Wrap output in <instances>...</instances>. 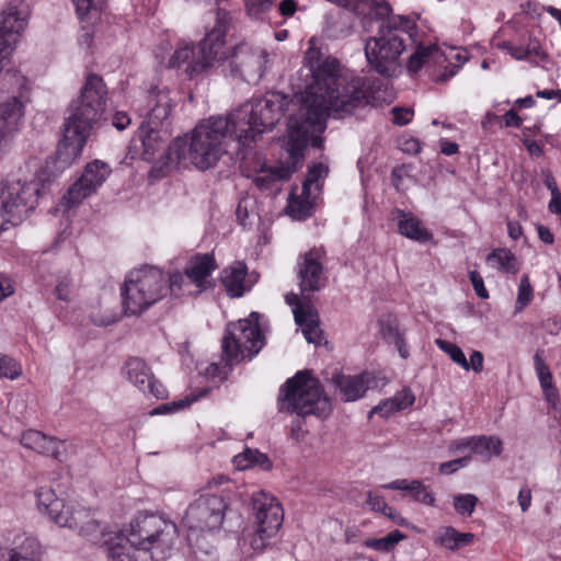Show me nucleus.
I'll return each instance as SVG.
<instances>
[{"mask_svg": "<svg viewBox=\"0 0 561 561\" xmlns=\"http://www.w3.org/2000/svg\"><path fill=\"white\" fill-rule=\"evenodd\" d=\"M30 16V8L24 0H10L0 11V43L15 48Z\"/></svg>", "mask_w": 561, "mask_h": 561, "instance_id": "obj_15", "label": "nucleus"}, {"mask_svg": "<svg viewBox=\"0 0 561 561\" xmlns=\"http://www.w3.org/2000/svg\"><path fill=\"white\" fill-rule=\"evenodd\" d=\"M445 59L437 45H417L415 51L409 58L408 70L415 73L426 64L440 65Z\"/></svg>", "mask_w": 561, "mask_h": 561, "instance_id": "obj_28", "label": "nucleus"}, {"mask_svg": "<svg viewBox=\"0 0 561 561\" xmlns=\"http://www.w3.org/2000/svg\"><path fill=\"white\" fill-rule=\"evenodd\" d=\"M367 504L371 511L381 513L382 515L400 525L404 523L403 517L393 507L389 506L381 495L368 492Z\"/></svg>", "mask_w": 561, "mask_h": 561, "instance_id": "obj_36", "label": "nucleus"}, {"mask_svg": "<svg viewBox=\"0 0 561 561\" xmlns=\"http://www.w3.org/2000/svg\"><path fill=\"white\" fill-rule=\"evenodd\" d=\"M295 167L290 168L285 164H278L275 167H262L257 174L254 176V183L261 190L277 191L278 183L286 181L290 178L295 171Z\"/></svg>", "mask_w": 561, "mask_h": 561, "instance_id": "obj_26", "label": "nucleus"}, {"mask_svg": "<svg viewBox=\"0 0 561 561\" xmlns=\"http://www.w3.org/2000/svg\"><path fill=\"white\" fill-rule=\"evenodd\" d=\"M325 252L322 248H313L306 252L298 261L299 288L302 299H310L311 295L327 285L322 260Z\"/></svg>", "mask_w": 561, "mask_h": 561, "instance_id": "obj_13", "label": "nucleus"}, {"mask_svg": "<svg viewBox=\"0 0 561 561\" xmlns=\"http://www.w3.org/2000/svg\"><path fill=\"white\" fill-rule=\"evenodd\" d=\"M251 504L255 525L261 528V533L276 535L284 520L283 508L276 497L264 491H257L252 494Z\"/></svg>", "mask_w": 561, "mask_h": 561, "instance_id": "obj_16", "label": "nucleus"}, {"mask_svg": "<svg viewBox=\"0 0 561 561\" xmlns=\"http://www.w3.org/2000/svg\"><path fill=\"white\" fill-rule=\"evenodd\" d=\"M474 437L476 436L454 440L450 443L449 449L451 451H462L468 449L470 450V454L468 456L471 457V454L474 453Z\"/></svg>", "mask_w": 561, "mask_h": 561, "instance_id": "obj_57", "label": "nucleus"}, {"mask_svg": "<svg viewBox=\"0 0 561 561\" xmlns=\"http://www.w3.org/2000/svg\"><path fill=\"white\" fill-rule=\"evenodd\" d=\"M245 3L249 14L257 16L271 7L272 0H245Z\"/></svg>", "mask_w": 561, "mask_h": 561, "instance_id": "obj_56", "label": "nucleus"}, {"mask_svg": "<svg viewBox=\"0 0 561 561\" xmlns=\"http://www.w3.org/2000/svg\"><path fill=\"white\" fill-rule=\"evenodd\" d=\"M286 104L283 94L272 92L242 104L228 116H210L202 121L190 136L179 137L169 146L168 160L175 164L188 160L198 170H208L227 153L229 140L248 147L272 129Z\"/></svg>", "mask_w": 561, "mask_h": 561, "instance_id": "obj_2", "label": "nucleus"}, {"mask_svg": "<svg viewBox=\"0 0 561 561\" xmlns=\"http://www.w3.org/2000/svg\"><path fill=\"white\" fill-rule=\"evenodd\" d=\"M148 102L150 110L148 112V122H146V124L158 127L159 124H162V122L169 117L172 110L169 91L159 90L157 92H151Z\"/></svg>", "mask_w": 561, "mask_h": 561, "instance_id": "obj_27", "label": "nucleus"}, {"mask_svg": "<svg viewBox=\"0 0 561 561\" xmlns=\"http://www.w3.org/2000/svg\"><path fill=\"white\" fill-rule=\"evenodd\" d=\"M106 94L103 79L90 73L78 99L69 104L57 148V158L64 164H71L81 154L93 124L105 111Z\"/></svg>", "mask_w": 561, "mask_h": 561, "instance_id": "obj_3", "label": "nucleus"}, {"mask_svg": "<svg viewBox=\"0 0 561 561\" xmlns=\"http://www.w3.org/2000/svg\"><path fill=\"white\" fill-rule=\"evenodd\" d=\"M304 79L296 98L299 102L297 112L289 116L288 152L294 164L304 159L308 145L322 148L321 134L327 128L331 115L343 117L356 107L368 102V81L362 77L347 80L342 73L337 58L324 55L314 46V38L309 39V47L304 56Z\"/></svg>", "mask_w": 561, "mask_h": 561, "instance_id": "obj_1", "label": "nucleus"}, {"mask_svg": "<svg viewBox=\"0 0 561 561\" xmlns=\"http://www.w3.org/2000/svg\"><path fill=\"white\" fill-rule=\"evenodd\" d=\"M259 319L260 314L253 311L248 318L227 325L222 339V354L227 365L238 363L243 357L244 351H248L251 357L259 353L263 346Z\"/></svg>", "mask_w": 561, "mask_h": 561, "instance_id": "obj_9", "label": "nucleus"}, {"mask_svg": "<svg viewBox=\"0 0 561 561\" xmlns=\"http://www.w3.org/2000/svg\"><path fill=\"white\" fill-rule=\"evenodd\" d=\"M111 173L110 165L101 160L88 163L81 176L70 185L64 195L62 202L68 208L81 204L85 198L98 192Z\"/></svg>", "mask_w": 561, "mask_h": 561, "instance_id": "obj_12", "label": "nucleus"}, {"mask_svg": "<svg viewBox=\"0 0 561 561\" xmlns=\"http://www.w3.org/2000/svg\"><path fill=\"white\" fill-rule=\"evenodd\" d=\"M131 119L126 112H116L113 115L112 124L118 130H124L127 126H129Z\"/></svg>", "mask_w": 561, "mask_h": 561, "instance_id": "obj_59", "label": "nucleus"}, {"mask_svg": "<svg viewBox=\"0 0 561 561\" xmlns=\"http://www.w3.org/2000/svg\"><path fill=\"white\" fill-rule=\"evenodd\" d=\"M218 265L211 253H197L186 262L184 272L187 278L193 283L196 294L214 288L215 283L211 274Z\"/></svg>", "mask_w": 561, "mask_h": 561, "instance_id": "obj_18", "label": "nucleus"}, {"mask_svg": "<svg viewBox=\"0 0 561 561\" xmlns=\"http://www.w3.org/2000/svg\"><path fill=\"white\" fill-rule=\"evenodd\" d=\"M536 229H537V232H538V236H539V239L547 243V244H552L553 241H554V237H553V233L550 231V229L543 225H540V224H537L536 225Z\"/></svg>", "mask_w": 561, "mask_h": 561, "instance_id": "obj_64", "label": "nucleus"}, {"mask_svg": "<svg viewBox=\"0 0 561 561\" xmlns=\"http://www.w3.org/2000/svg\"><path fill=\"white\" fill-rule=\"evenodd\" d=\"M167 282L161 270L154 266H141L127 275L122 287L124 310L138 316L167 294Z\"/></svg>", "mask_w": 561, "mask_h": 561, "instance_id": "obj_6", "label": "nucleus"}, {"mask_svg": "<svg viewBox=\"0 0 561 561\" xmlns=\"http://www.w3.org/2000/svg\"><path fill=\"white\" fill-rule=\"evenodd\" d=\"M386 490L408 491L415 502L427 506H435L436 499L428 485L421 480L398 479L382 485Z\"/></svg>", "mask_w": 561, "mask_h": 561, "instance_id": "obj_25", "label": "nucleus"}, {"mask_svg": "<svg viewBox=\"0 0 561 561\" xmlns=\"http://www.w3.org/2000/svg\"><path fill=\"white\" fill-rule=\"evenodd\" d=\"M501 47L504 50H506L516 60H526V59H528L525 46L522 45V44L516 45V44H514L512 42H504V43H502Z\"/></svg>", "mask_w": 561, "mask_h": 561, "instance_id": "obj_55", "label": "nucleus"}, {"mask_svg": "<svg viewBox=\"0 0 561 561\" xmlns=\"http://www.w3.org/2000/svg\"><path fill=\"white\" fill-rule=\"evenodd\" d=\"M436 345L462 369H465L466 371L470 370L469 362L467 360L462 350L458 345L440 339L436 340Z\"/></svg>", "mask_w": 561, "mask_h": 561, "instance_id": "obj_40", "label": "nucleus"}, {"mask_svg": "<svg viewBox=\"0 0 561 561\" xmlns=\"http://www.w3.org/2000/svg\"><path fill=\"white\" fill-rule=\"evenodd\" d=\"M248 267L242 262H234L221 272V283L228 296L241 297L250 286L247 284L245 277Z\"/></svg>", "mask_w": 561, "mask_h": 561, "instance_id": "obj_23", "label": "nucleus"}, {"mask_svg": "<svg viewBox=\"0 0 561 561\" xmlns=\"http://www.w3.org/2000/svg\"><path fill=\"white\" fill-rule=\"evenodd\" d=\"M524 46L526 49L527 58L531 62L538 64L539 61H543L547 58L540 42L536 37L529 35L527 43Z\"/></svg>", "mask_w": 561, "mask_h": 561, "instance_id": "obj_46", "label": "nucleus"}, {"mask_svg": "<svg viewBox=\"0 0 561 561\" xmlns=\"http://www.w3.org/2000/svg\"><path fill=\"white\" fill-rule=\"evenodd\" d=\"M14 293V287L11 279L3 274H0V301L10 297Z\"/></svg>", "mask_w": 561, "mask_h": 561, "instance_id": "obj_60", "label": "nucleus"}, {"mask_svg": "<svg viewBox=\"0 0 561 561\" xmlns=\"http://www.w3.org/2000/svg\"><path fill=\"white\" fill-rule=\"evenodd\" d=\"M198 50L196 51L193 46L188 44H181L173 53L169 60V67L176 68L186 65V72H188L190 61L197 60Z\"/></svg>", "mask_w": 561, "mask_h": 561, "instance_id": "obj_38", "label": "nucleus"}, {"mask_svg": "<svg viewBox=\"0 0 561 561\" xmlns=\"http://www.w3.org/2000/svg\"><path fill=\"white\" fill-rule=\"evenodd\" d=\"M518 504L523 512H526L531 504V491L529 488L524 486L518 493Z\"/></svg>", "mask_w": 561, "mask_h": 561, "instance_id": "obj_62", "label": "nucleus"}, {"mask_svg": "<svg viewBox=\"0 0 561 561\" xmlns=\"http://www.w3.org/2000/svg\"><path fill=\"white\" fill-rule=\"evenodd\" d=\"M274 536L261 533V528L256 527L255 533L250 538V546L256 552L262 551Z\"/></svg>", "mask_w": 561, "mask_h": 561, "instance_id": "obj_52", "label": "nucleus"}, {"mask_svg": "<svg viewBox=\"0 0 561 561\" xmlns=\"http://www.w3.org/2000/svg\"><path fill=\"white\" fill-rule=\"evenodd\" d=\"M404 538L405 535L403 533L393 530L382 538L366 540L365 546L377 551H391Z\"/></svg>", "mask_w": 561, "mask_h": 561, "instance_id": "obj_39", "label": "nucleus"}, {"mask_svg": "<svg viewBox=\"0 0 561 561\" xmlns=\"http://www.w3.org/2000/svg\"><path fill=\"white\" fill-rule=\"evenodd\" d=\"M78 15L83 16L102 10L103 0H73Z\"/></svg>", "mask_w": 561, "mask_h": 561, "instance_id": "obj_47", "label": "nucleus"}, {"mask_svg": "<svg viewBox=\"0 0 561 561\" xmlns=\"http://www.w3.org/2000/svg\"><path fill=\"white\" fill-rule=\"evenodd\" d=\"M22 375V366L14 358L4 354L0 360V378L15 380Z\"/></svg>", "mask_w": 561, "mask_h": 561, "instance_id": "obj_43", "label": "nucleus"}, {"mask_svg": "<svg viewBox=\"0 0 561 561\" xmlns=\"http://www.w3.org/2000/svg\"><path fill=\"white\" fill-rule=\"evenodd\" d=\"M534 363L540 386L542 387L546 394H549V391L552 390V375L539 351H537L534 356Z\"/></svg>", "mask_w": 561, "mask_h": 561, "instance_id": "obj_41", "label": "nucleus"}, {"mask_svg": "<svg viewBox=\"0 0 561 561\" xmlns=\"http://www.w3.org/2000/svg\"><path fill=\"white\" fill-rule=\"evenodd\" d=\"M486 263L501 272L516 274L518 272V264L515 254L504 248L493 250L486 256Z\"/></svg>", "mask_w": 561, "mask_h": 561, "instance_id": "obj_31", "label": "nucleus"}, {"mask_svg": "<svg viewBox=\"0 0 561 561\" xmlns=\"http://www.w3.org/2000/svg\"><path fill=\"white\" fill-rule=\"evenodd\" d=\"M41 553L39 542L34 538H26L20 546L10 550L9 561H41Z\"/></svg>", "mask_w": 561, "mask_h": 561, "instance_id": "obj_33", "label": "nucleus"}, {"mask_svg": "<svg viewBox=\"0 0 561 561\" xmlns=\"http://www.w3.org/2000/svg\"><path fill=\"white\" fill-rule=\"evenodd\" d=\"M227 504L221 495L202 494L186 510L183 522L191 530L218 529L225 518Z\"/></svg>", "mask_w": 561, "mask_h": 561, "instance_id": "obj_11", "label": "nucleus"}, {"mask_svg": "<svg viewBox=\"0 0 561 561\" xmlns=\"http://www.w3.org/2000/svg\"><path fill=\"white\" fill-rule=\"evenodd\" d=\"M289 215L295 219H306L310 216L311 205L309 202L293 199L288 204Z\"/></svg>", "mask_w": 561, "mask_h": 561, "instance_id": "obj_48", "label": "nucleus"}, {"mask_svg": "<svg viewBox=\"0 0 561 561\" xmlns=\"http://www.w3.org/2000/svg\"><path fill=\"white\" fill-rule=\"evenodd\" d=\"M414 402V396L408 389L397 392L392 398L383 400L376 405L370 414H379L388 417L391 414L411 407Z\"/></svg>", "mask_w": 561, "mask_h": 561, "instance_id": "obj_30", "label": "nucleus"}, {"mask_svg": "<svg viewBox=\"0 0 561 561\" xmlns=\"http://www.w3.org/2000/svg\"><path fill=\"white\" fill-rule=\"evenodd\" d=\"M534 290L529 282L528 275H523L519 280L517 298L515 304V312H520L533 300Z\"/></svg>", "mask_w": 561, "mask_h": 561, "instance_id": "obj_42", "label": "nucleus"}, {"mask_svg": "<svg viewBox=\"0 0 561 561\" xmlns=\"http://www.w3.org/2000/svg\"><path fill=\"white\" fill-rule=\"evenodd\" d=\"M72 278L69 274L59 275L55 287V294L59 300L69 301L71 294Z\"/></svg>", "mask_w": 561, "mask_h": 561, "instance_id": "obj_49", "label": "nucleus"}, {"mask_svg": "<svg viewBox=\"0 0 561 561\" xmlns=\"http://www.w3.org/2000/svg\"><path fill=\"white\" fill-rule=\"evenodd\" d=\"M192 401L193 400L186 398L184 400H179V401H173V402H170V403H164V404H161V405L154 408L150 412V414L151 415H160V414L172 413V412H175V411H179L181 409H184V408L188 407Z\"/></svg>", "mask_w": 561, "mask_h": 561, "instance_id": "obj_50", "label": "nucleus"}, {"mask_svg": "<svg viewBox=\"0 0 561 561\" xmlns=\"http://www.w3.org/2000/svg\"><path fill=\"white\" fill-rule=\"evenodd\" d=\"M229 20V13L226 10H216L215 25L206 33L198 45L197 60L190 61V77L207 71L220 61L228 60L226 32Z\"/></svg>", "mask_w": 561, "mask_h": 561, "instance_id": "obj_10", "label": "nucleus"}, {"mask_svg": "<svg viewBox=\"0 0 561 561\" xmlns=\"http://www.w3.org/2000/svg\"><path fill=\"white\" fill-rule=\"evenodd\" d=\"M373 379L369 373L353 376L337 374L332 377V385L342 401L351 402L360 399L365 394Z\"/></svg>", "mask_w": 561, "mask_h": 561, "instance_id": "obj_19", "label": "nucleus"}, {"mask_svg": "<svg viewBox=\"0 0 561 561\" xmlns=\"http://www.w3.org/2000/svg\"><path fill=\"white\" fill-rule=\"evenodd\" d=\"M123 535L130 547L149 552L154 561H163L178 538V528L160 515L139 514Z\"/></svg>", "mask_w": 561, "mask_h": 561, "instance_id": "obj_5", "label": "nucleus"}, {"mask_svg": "<svg viewBox=\"0 0 561 561\" xmlns=\"http://www.w3.org/2000/svg\"><path fill=\"white\" fill-rule=\"evenodd\" d=\"M138 142L142 148L140 156L146 161L153 160L156 153L162 148L163 145V140L160 136V133L157 130V127L146 124V122L140 125L136 137L131 140V147L136 151L138 150Z\"/></svg>", "mask_w": 561, "mask_h": 561, "instance_id": "obj_22", "label": "nucleus"}, {"mask_svg": "<svg viewBox=\"0 0 561 561\" xmlns=\"http://www.w3.org/2000/svg\"><path fill=\"white\" fill-rule=\"evenodd\" d=\"M474 453L485 460H490L493 456L502 453V440L495 436H476Z\"/></svg>", "mask_w": 561, "mask_h": 561, "instance_id": "obj_35", "label": "nucleus"}, {"mask_svg": "<svg viewBox=\"0 0 561 561\" xmlns=\"http://www.w3.org/2000/svg\"><path fill=\"white\" fill-rule=\"evenodd\" d=\"M392 114H393V123L397 125L403 126L411 121V118L413 116V111L411 108L393 107Z\"/></svg>", "mask_w": 561, "mask_h": 561, "instance_id": "obj_58", "label": "nucleus"}, {"mask_svg": "<svg viewBox=\"0 0 561 561\" xmlns=\"http://www.w3.org/2000/svg\"><path fill=\"white\" fill-rule=\"evenodd\" d=\"M478 501V497L471 493L457 494L454 496V507L459 514L470 516Z\"/></svg>", "mask_w": 561, "mask_h": 561, "instance_id": "obj_44", "label": "nucleus"}, {"mask_svg": "<svg viewBox=\"0 0 561 561\" xmlns=\"http://www.w3.org/2000/svg\"><path fill=\"white\" fill-rule=\"evenodd\" d=\"M329 169L322 163H318L309 168L307 178L302 184L304 193L310 191L311 185L316 184L320 179L328 175Z\"/></svg>", "mask_w": 561, "mask_h": 561, "instance_id": "obj_45", "label": "nucleus"}, {"mask_svg": "<svg viewBox=\"0 0 561 561\" xmlns=\"http://www.w3.org/2000/svg\"><path fill=\"white\" fill-rule=\"evenodd\" d=\"M21 444L38 454L50 456L57 460H62V449L65 443L54 437L46 436L42 432L28 430L21 436Z\"/></svg>", "mask_w": 561, "mask_h": 561, "instance_id": "obj_20", "label": "nucleus"}, {"mask_svg": "<svg viewBox=\"0 0 561 561\" xmlns=\"http://www.w3.org/2000/svg\"><path fill=\"white\" fill-rule=\"evenodd\" d=\"M469 278L472 284V287L476 291V294L481 299H488L489 298V291L486 290L484 286V280L479 272L477 271H469Z\"/></svg>", "mask_w": 561, "mask_h": 561, "instance_id": "obj_53", "label": "nucleus"}, {"mask_svg": "<svg viewBox=\"0 0 561 561\" xmlns=\"http://www.w3.org/2000/svg\"><path fill=\"white\" fill-rule=\"evenodd\" d=\"M470 369L481 373L483 369V354L480 351H473L469 360Z\"/></svg>", "mask_w": 561, "mask_h": 561, "instance_id": "obj_63", "label": "nucleus"}, {"mask_svg": "<svg viewBox=\"0 0 561 561\" xmlns=\"http://www.w3.org/2000/svg\"><path fill=\"white\" fill-rule=\"evenodd\" d=\"M99 542L94 545L107 546L111 561H137L130 553V546L127 543L123 531H103L99 529Z\"/></svg>", "mask_w": 561, "mask_h": 561, "instance_id": "obj_21", "label": "nucleus"}, {"mask_svg": "<svg viewBox=\"0 0 561 561\" xmlns=\"http://www.w3.org/2000/svg\"><path fill=\"white\" fill-rule=\"evenodd\" d=\"M277 404L278 412L301 417L314 415L325 419L332 412L331 400L320 381L308 370L296 373L280 386Z\"/></svg>", "mask_w": 561, "mask_h": 561, "instance_id": "obj_4", "label": "nucleus"}, {"mask_svg": "<svg viewBox=\"0 0 561 561\" xmlns=\"http://www.w3.org/2000/svg\"><path fill=\"white\" fill-rule=\"evenodd\" d=\"M286 302L293 307V313L294 318L296 319V310L301 309L302 311L307 312L308 309H313L314 307L310 304V299H304L305 301L301 302L298 295L291 293L286 295L285 297Z\"/></svg>", "mask_w": 561, "mask_h": 561, "instance_id": "obj_54", "label": "nucleus"}, {"mask_svg": "<svg viewBox=\"0 0 561 561\" xmlns=\"http://www.w3.org/2000/svg\"><path fill=\"white\" fill-rule=\"evenodd\" d=\"M473 538L474 535L471 533H459L454 527H446L439 534L437 541L449 550H457L460 547L470 545Z\"/></svg>", "mask_w": 561, "mask_h": 561, "instance_id": "obj_34", "label": "nucleus"}, {"mask_svg": "<svg viewBox=\"0 0 561 561\" xmlns=\"http://www.w3.org/2000/svg\"><path fill=\"white\" fill-rule=\"evenodd\" d=\"M543 184L550 191L551 195L561 194L553 174L549 170H542Z\"/></svg>", "mask_w": 561, "mask_h": 561, "instance_id": "obj_61", "label": "nucleus"}, {"mask_svg": "<svg viewBox=\"0 0 561 561\" xmlns=\"http://www.w3.org/2000/svg\"><path fill=\"white\" fill-rule=\"evenodd\" d=\"M127 379L144 393L152 394L158 399H163L167 394L163 385L154 379L148 365L138 357L129 358L124 367Z\"/></svg>", "mask_w": 561, "mask_h": 561, "instance_id": "obj_17", "label": "nucleus"}, {"mask_svg": "<svg viewBox=\"0 0 561 561\" xmlns=\"http://www.w3.org/2000/svg\"><path fill=\"white\" fill-rule=\"evenodd\" d=\"M169 289L171 295L174 297L197 295L193 283L187 278L185 272L183 274L175 272L169 276Z\"/></svg>", "mask_w": 561, "mask_h": 561, "instance_id": "obj_37", "label": "nucleus"}, {"mask_svg": "<svg viewBox=\"0 0 561 561\" xmlns=\"http://www.w3.org/2000/svg\"><path fill=\"white\" fill-rule=\"evenodd\" d=\"M36 499L38 510L47 514L54 523L60 527L77 530L92 542L100 541V524L91 516L89 510L67 504L62 499L56 496L53 489L47 486L37 490Z\"/></svg>", "mask_w": 561, "mask_h": 561, "instance_id": "obj_7", "label": "nucleus"}, {"mask_svg": "<svg viewBox=\"0 0 561 561\" xmlns=\"http://www.w3.org/2000/svg\"><path fill=\"white\" fill-rule=\"evenodd\" d=\"M39 194L37 182L0 183V230L20 225L32 211Z\"/></svg>", "mask_w": 561, "mask_h": 561, "instance_id": "obj_8", "label": "nucleus"}, {"mask_svg": "<svg viewBox=\"0 0 561 561\" xmlns=\"http://www.w3.org/2000/svg\"><path fill=\"white\" fill-rule=\"evenodd\" d=\"M233 463L239 470H245L253 466H260L262 469L268 470L272 463L268 457L256 449L247 448L243 453L234 456Z\"/></svg>", "mask_w": 561, "mask_h": 561, "instance_id": "obj_32", "label": "nucleus"}, {"mask_svg": "<svg viewBox=\"0 0 561 561\" xmlns=\"http://www.w3.org/2000/svg\"><path fill=\"white\" fill-rule=\"evenodd\" d=\"M295 322L301 328L304 336L309 343L321 342L320 320L314 308L308 309L307 312L298 308Z\"/></svg>", "mask_w": 561, "mask_h": 561, "instance_id": "obj_29", "label": "nucleus"}, {"mask_svg": "<svg viewBox=\"0 0 561 561\" xmlns=\"http://www.w3.org/2000/svg\"><path fill=\"white\" fill-rule=\"evenodd\" d=\"M470 456H465L461 458L453 459L449 461H445L439 466V472L442 474H451L459 470L460 468L466 467L469 463Z\"/></svg>", "mask_w": 561, "mask_h": 561, "instance_id": "obj_51", "label": "nucleus"}, {"mask_svg": "<svg viewBox=\"0 0 561 561\" xmlns=\"http://www.w3.org/2000/svg\"><path fill=\"white\" fill-rule=\"evenodd\" d=\"M398 231L408 239L424 243L433 239V233L423 227L422 221L402 209H396Z\"/></svg>", "mask_w": 561, "mask_h": 561, "instance_id": "obj_24", "label": "nucleus"}, {"mask_svg": "<svg viewBox=\"0 0 561 561\" xmlns=\"http://www.w3.org/2000/svg\"><path fill=\"white\" fill-rule=\"evenodd\" d=\"M265 58L263 50L253 49L245 44L239 45L229 51L227 61L230 75L248 82L256 81L263 76Z\"/></svg>", "mask_w": 561, "mask_h": 561, "instance_id": "obj_14", "label": "nucleus"}]
</instances>
